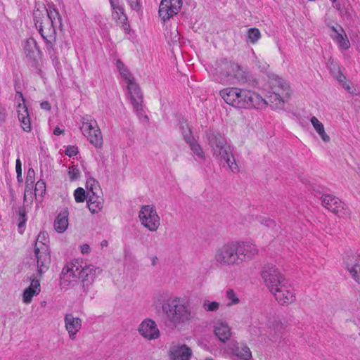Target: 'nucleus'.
<instances>
[{
    "instance_id": "obj_64",
    "label": "nucleus",
    "mask_w": 360,
    "mask_h": 360,
    "mask_svg": "<svg viewBox=\"0 0 360 360\" xmlns=\"http://www.w3.org/2000/svg\"><path fill=\"white\" fill-rule=\"evenodd\" d=\"M106 244H107V241H106V240H103V241L102 242V245H106Z\"/></svg>"
},
{
    "instance_id": "obj_43",
    "label": "nucleus",
    "mask_w": 360,
    "mask_h": 360,
    "mask_svg": "<svg viewBox=\"0 0 360 360\" xmlns=\"http://www.w3.org/2000/svg\"><path fill=\"white\" fill-rule=\"evenodd\" d=\"M226 165L229 167L230 169L233 174H237L239 172V167L236 162L234 157L232 155H228L226 154Z\"/></svg>"
},
{
    "instance_id": "obj_33",
    "label": "nucleus",
    "mask_w": 360,
    "mask_h": 360,
    "mask_svg": "<svg viewBox=\"0 0 360 360\" xmlns=\"http://www.w3.org/2000/svg\"><path fill=\"white\" fill-rule=\"evenodd\" d=\"M340 30L342 33H338V35L332 36V37L341 49L347 50L350 47V42L342 27H340Z\"/></svg>"
},
{
    "instance_id": "obj_51",
    "label": "nucleus",
    "mask_w": 360,
    "mask_h": 360,
    "mask_svg": "<svg viewBox=\"0 0 360 360\" xmlns=\"http://www.w3.org/2000/svg\"><path fill=\"white\" fill-rule=\"evenodd\" d=\"M328 65L332 74L333 75V77H335V75H337V72L340 71L338 66L333 61H331L330 63H328Z\"/></svg>"
},
{
    "instance_id": "obj_58",
    "label": "nucleus",
    "mask_w": 360,
    "mask_h": 360,
    "mask_svg": "<svg viewBox=\"0 0 360 360\" xmlns=\"http://www.w3.org/2000/svg\"><path fill=\"white\" fill-rule=\"evenodd\" d=\"M219 94L223 99H225V91L224 89L219 90Z\"/></svg>"
},
{
    "instance_id": "obj_27",
    "label": "nucleus",
    "mask_w": 360,
    "mask_h": 360,
    "mask_svg": "<svg viewBox=\"0 0 360 360\" xmlns=\"http://www.w3.org/2000/svg\"><path fill=\"white\" fill-rule=\"evenodd\" d=\"M210 73L212 80L219 84H224L225 81L224 68L222 63H216L210 68Z\"/></svg>"
},
{
    "instance_id": "obj_47",
    "label": "nucleus",
    "mask_w": 360,
    "mask_h": 360,
    "mask_svg": "<svg viewBox=\"0 0 360 360\" xmlns=\"http://www.w3.org/2000/svg\"><path fill=\"white\" fill-rule=\"evenodd\" d=\"M127 4L132 11L139 13L141 11V0H126Z\"/></svg>"
},
{
    "instance_id": "obj_4",
    "label": "nucleus",
    "mask_w": 360,
    "mask_h": 360,
    "mask_svg": "<svg viewBox=\"0 0 360 360\" xmlns=\"http://www.w3.org/2000/svg\"><path fill=\"white\" fill-rule=\"evenodd\" d=\"M162 309L170 325L174 327L191 319L188 303L178 296H171L162 304Z\"/></svg>"
},
{
    "instance_id": "obj_17",
    "label": "nucleus",
    "mask_w": 360,
    "mask_h": 360,
    "mask_svg": "<svg viewBox=\"0 0 360 360\" xmlns=\"http://www.w3.org/2000/svg\"><path fill=\"white\" fill-rule=\"evenodd\" d=\"M34 256L38 272L39 274L46 272L49 269L51 263L49 247L34 248Z\"/></svg>"
},
{
    "instance_id": "obj_11",
    "label": "nucleus",
    "mask_w": 360,
    "mask_h": 360,
    "mask_svg": "<svg viewBox=\"0 0 360 360\" xmlns=\"http://www.w3.org/2000/svg\"><path fill=\"white\" fill-rule=\"evenodd\" d=\"M264 325L266 333L272 341L276 342L281 338L284 331V326L278 316L274 313H269L266 316Z\"/></svg>"
},
{
    "instance_id": "obj_24",
    "label": "nucleus",
    "mask_w": 360,
    "mask_h": 360,
    "mask_svg": "<svg viewBox=\"0 0 360 360\" xmlns=\"http://www.w3.org/2000/svg\"><path fill=\"white\" fill-rule=\"evenodd\" d=\"M193 355L191 349L186 345H178L171 347L169 356L172 360H190Z\"/></svg>"
},
{
    "instance_id": "obj_54",
    "label": "nucleus",
    "mask_w": 360,
    "mask_h": 360,
    "mask_svg": "<svg viewBox=\"0 0 360 360\" xmlns=\"http://www.w3.org/2000/svg\"><path fill=\"white\" fill-rule=\"evenodd\" d=\"M105 19L104 18H103V16L98 15H95V22L98 24V25H101L102 23L105 24Z\"/></svg>"
},
{
    "instance_id": "obj_8",
    "label": "nucleus",
    "mask_w": 360,
    "mask_h": 360,
    "mask_svg": "<svg viewBox=\"0 0 360 360\" xmlns=\"http://www.w3.org/2000/svg\"><path fill=\"white\" fill-rule=\"evenodd\" d=\"M276 85L272 88L273 91L269 94L267 99L265 100L267 105H269L274 110L283 108L286 99L290 96L289 86L281 79L275 80Z\"/></svg>"
},
{
    "instance_id": "obj_6",
    "label": "nucleus",
    "mask_w": 360,
    "mask_h": 360,
    "mask_svg": "<svg viewBox=\"0 0 360 360\" xmlns=\"http://www.w3.org/2000/svg\"><path fill=\"white\" fill-rule=\"evenodd\" d=\"M81 122L80 129L83 135L96 148H101L103 146V140L96 120L86 115L82 117Z\"/></svg>"
},
{
    "instance_id": "obj_45",
    "label": "nucleus",
    "mask_w": 360,
    "mask_h": 360,
    "mask_svg": "<svg viewBox=\"0 0 360 360\" xmlns=\"http://www.w3.org/2000/svg\"><path fill=\"white\" fill-rule=\"evenodd\" d=\"M68 176L71 181H75L79 177V170L76 165H73L70 167L68 169Z\"/></svg>"
},
{
    "instance_id": "obj_29",
    "label": "nucleus",
    "mask_w": 360,
    "mask_h": 360,
    "mask_svg": "<svg viewBox=\"0 0 360 360\" xmlns=\"http://www.w3.org/2000/svg\"><path fill=\"white\" fill-rule=\"evenodd\" d=\"M68 226V214L66 211L60 212L54 221V228L58 233H63Z\"/></svg>"
},
{
    "instance_id": "obj_14",
    "label": "nucleus",
    "mask_w": 360,
    "mask_h": 360,
    "mask_svg": "<svg viewBox=\"0 0 360 360\" xmlns=\"http://www.w3.org/2000/svg\"><path fill=\"white\" fill-rule=\"evenodd\" d=\"M182 4V0H162L159 6V17L163 22L169 20L178 14Z\"/></svg>"
},
{
    "instance_id": "obj_25",
    "label": "nucleus",
    "mask_w": 360,
    "mask_h": 360,
    "mask_svg": "<svg viewBox=\"0 0 360 360\" xmlns=\"http://www.w3.org/2000/svg\"><path fill=\"white\" fill-rule=\"evenodd\" d=\"M103 198L98 193L89 194L87 197V206L92 214L100 212L103 207Z\"/></svg>"
},
{
    "instance_id": "obj_50",
    "label": "nucleus",
    "mask_w": 360,
    "mask_h": 360,
    "mask_svg": "<svg viewBox=\"0 0 360 360\" xmlns=\"http://www.w3.org/2000/svg\"><path fill=\"white\" fill-rule=\"evenodd\" d=\"M15 170L17 173V179L18 181H22V168H21V162L19 159L16 160L15 165Z\"/></svg>"
},
{
    "instance_id": "obj_39",
    "label": "nucleus",
    "mask_w": 360,
    "mask_h": 360,
    "mask_svg": "<svg viewBox=\"0 0 360 360\" xmlns=\"http://www.w3.org/2000/svg\"><path fill=\"white\" fill-rule=\"evenodd\" d=\"M49 239L46 232H40L36 240L34 248L42 246H49Z\"/></svg>"
},
{
    "instance_id": "obj_23",
    "label": "nucleus",
    "mask_w": 360,
    "mask_h": 360,
    "mask_svg": "<svg viewBox=\"0 0 360 360\" xmlns=\"http://www.w3.org/2000/svg\"><path fill=\"white\" fill-rule=\"evenodd\" d=\"M65 328L71 340L76 339L78 332L81 330L82 320L75 317L72 314H66L64 317Z\"/></svg>"
},
{
    "instance_id": "obj_5",
    "label": "nucleus",
    "mask_w": 360,
    "mask_h": 360,
    "mask_svg": "<svg viewBox=\"0 0 360 360\" xmlns=\"http://www.w3.org/2000/svg\"><path fill=\"white\" fill-rule=\"evenodd\" d=\"M116 66L127 84L129 98L134 112L141 121L148 122V117L143 108V96L139 85L134 82V77L120 60H117Z\"/></svg>"
},
{
    "instance_id": "obj_48",
    "label": "nucleus",
    "mask_w": 360,
    "mask_h": 360,
    "mask_svg": "<svg viewBox=\"0 0 360 360\" xmlns=\"http://www.w3.org/2000/svg\"><path fill=\"white\" fill-rule=\"evenodd\" d=\"M78 153V148L75 146H68L65 150V154L70 158L75 156Z\"/></svg>"
},
{
    "instance_id": "obj_40",
    "label": "nucleus",
    "mask_w": 360,
    "mask_h": 360,
    "mask_svg": "<svg viewBox=\"0 0 360 360\" xmlns=\"http://www.w3.org/2000/svg\"><path fill=\"white\" fill-rule=\"evenodd\" d=\"M261 37L260 31L257 28H250L248 30V38L252 44H255Z\"/></svg>"
},
{
    "instance_id": "obj_32",
    "label": "nucleus",
    "mask_w": 360,
    "mask_h": 360,
    "mask_svg": "<svg viewBox=\"0 0 360 360\" xmlns=\"http://www.w3.org/2000/svg\"><path fill=\"white\" fill-rule=\"evenodd\" d=\"M213 331L216 337L222 342H225V323L219 319L214 321Z\"/></svg>"
},
{
    "instance_id": "obj_52",
    "label": "nucleus",
    "mask_w": 360,
    "mask_h": 360,
    "mask_svg": "<svg viewBox=\"0 0 360 360\" xmlns=\"http://www.w3.org/2000/svg\"><path fill=\"white\" fill-rule=\"evenodd\" d=\"M6 118V112L4 107L0 105V124L5 122Z\"/></svg>"
},
{
    "instance_id": "obj_34",
    "label": "nucleus",
    "mask_w": 360,
    "mask_h": 360,
    "mask_svg": "<svg viewBox=\"0 0 360 360\" xmlns=\"http://www.w3.org/2000/svg\"><path fill=\"white\" fill-rule=\"evenodd\" d=\"M16 218L18 221V232L20 234H22L24 233V228L27 221L26 210L25 207H20L18 208Z\"/></svg>"
},
{
    "instance_id": "obj_60",
    "label": "nucleus",
    "mask_w": 360,
    "mask_h": 360,
    "mask_svg": "<svg viewBox=\"0 0 360 360\" xmlns=\"http://www.w3.org/2000/svg\"><path fill=\"white\" fill-rule=\"evenodd\" d=\"M231 336V332L230 330V329H228L226 330V340Z\"/></svg>"
},
{
    "instance_id": "obj_38",
    "label": "nucleus",
    "mask_w": 360,
    "mask_h": 360,
    "mask_svg": "<svg viewBox=\"0 0 360 360\" xmlns=\"http://www.w3.org/2000/svg\"><path fill=\"white\" fill-rule=\"evenodd\" d=\"M86 186L88 190V195H89V194L97 193V191L99 190L98 182L94 178H89L87 179Z\"/></svg>"
},
{
    "instance_id": "obj_59",
    "label": "nucleus",
    "mask_w": 360,
    "mask_h": 360,
    "mask_svg": "<svg viewBox=\"0 0 360 360\" xmlns=\"http://www.w3.org/2000/svg\"><path fill=\"white\" fill-rule=\"evenodd\" d=\"M332 30L335 33V35H338V33H342L341 31L340 30V29L338 30L335 27H332Z\"/></svg>"
},
{
    "instance_id": "obj_28",
    "label": "nucleus",
    "mask_w": 360,
    "mask_h": 360,
    "mask_svg": "<svg viewBox=\"0 0 360 360\" xmlns=\"http://www.w3.org/2000/svg\"><path fill=\"white\" fill-rule=\"evenodd\" d=\"M24 50L27 57L31 60H34L39 53L37 44L33 38H30L26 41Z\"/></svg>"
},
{
    "instance_id": "obj_22",
    "label": "nucleus",
    "mask_w": 360,
    "mask_h": 360,
    "mask_svg": "<svg viewBox=\"0 0 360 360\" xmlns=\"http://www.w3.org/2000/svg\"><path fill=\"white\" fill-rule=\"evenodd\" d=\"M347 270L352 279L360 285V255L351 254L345 259Z\"/></svg>"
},
{
    "instance_id": "obj_49",
    "label": "nucleus",
    "mask_w": 360,
    "mask_h": 360,
    "mask_svg": "<svg viewBox=\"0 0 360 360\" xmlns=\"http://www.w3.org/2000/svg\"><path fill=\"white\" fill-rule=\"evenodd\" d=\"M215 258L217 262L224 263L225 262V251L223 248L219 249L217 251Z\"/></svg>"
},
{
    "instance_id": "obj_15",
    "label": "nucleus",
    "mask_w": 360,
    "mask_h": 360,
    "mask_svg": "<svg viewBox=\"0 0 360 360\" xmlns=\"http://www.w3.org/2000/svg\"><path fill=\"white\" fill-rule=\"evenodd\" d=\"M111 11L112 18L119 25L124 31L125 33H129L130 31V25L128 22V18L124 13V8L120 4L119 0H109Z\"/></svg>"
},
{
    "instance_id": "obj_16",
    "label": "nucleus",
    "mask_w": 360,
    "mask_h": 360,
    "mask_svg": "<svg viewBox=\"0 0 360 360\" xmlns=\"http://www.w3.org/2000/svg\"><path fill=\"white\" fill-rule=\"evenodd\" d=\"M138 331L148 340H155L160 336V332L155 321L151 319H145L142 321L139 326Z\"/></svg>"
},
{
    "instance_id": "obj_57",
    "label": "nucleus",
    "mask_w": 360,
    "mask_h": 360,
    "mask_svg": "<svg viewBox=\"0 0 360 360\" xmlns=\"http://www.w3.org/2000/svg\"><path fill=\"white\" fill-rule=\"evenodd\" d=\"M63 130L60 129L59 127H56L53 130V134L56 136H59L63 134Z\"/></svg>"
},
{
    "instance_id": "obj_30",
    "label": "nucleus",
    "mask_w": 360,
    "mask_h": 360,
    "mask_svg": "<svg viewBox=\"0 0 360 360\" xmlns=\"http://www.w3.org/2000/svg\"><path fill=\"white\" fill-rule=\"evenodd\" d=\"M240 252L243 253V261L250 259L257 255L258 250L255 245L249 243H240Z\"/></svg>"
},
{
    "instance_id": "obj_46",
    "label": "nucleus",
    "mask_w": 360,
    "mask_h": 360,
    "mask_svg": "<svg viewBox=\"0 0 360 360\" xmlns=\"http://www.w3.org/2000/svg\"><path fill=\"white\" fill-rule=\"evenodd\" d=\"M333 7L335 8L338 11H339L340 14L343 16L346 17L347 19L351 18V13L349 11V8L348 7L342 8L340 4L339 3H333Z\"/></svg>"
},
{
    "instance_id": "obj_37",
    "label": "nucleus",
    "mask_w": 360,
    "mask_h": 360,
    "mask_svg": "<svg viewBox=\"0 0 360 360\" xmlns=\"http://www.w3.org/2000/svg\"><path fill=\"white\" fill-rule=\"evenodd\" d=\"M239 302L240 299L236 293L232 289H229L226 291V307L235 305Z\"/></svg>"
},
{
    "instance_id": "obj_36",
    "label": "nucleus",
    "mask_w": 360,
    "mask_h": 360,
    "mask_svg": "<svg viewBox=\"0 0 360 360\" xmlns=\"http://www.w3.org/2000/svg\"><path fill=\"white\" fill-rule=\"evenodd\" d=\"M335 78L342 85V88H344L347 91L349 92L350 94H354L352 86L347 82L346 77L340 71L337 72Z\"/></svg>"
},
{
    "instance_id": "obj_12",
    "label": "nucleus",
    "mask_w": 360,
    "mask_h": 360,
    "mask_svg": "<svg viewBox=\"0 0 360 360\" xmlns=\"http://www.w3.org/2000/svg\"><path fill=\"white\" fill-rule=\"evenodd\" d=\"M226 349L233 360H251L252 358L250 349L243 342L231 340L226 343Z\"/></svg>"
},
{
    "instance_id": "obj_10",
    "label": "nucleus",
    "mask_w": 360,
    "mask_h": 360,
    "mask_svg": "<svg viewBox=\"0 0 360 360\" xmlns=\"http://www.w3.org/2000/svg\"><path fill=\"white\" fill-rule=\"evenodd\" d=\"M322 205L338 217L345 218L350 216V210L338 198L330 194H324L321 198Z\"/></svg>"
},
{
    "instance_id": "obj_3",
    "label": "nucleus",
    "mask_w": 360,
    "mask_h": 360,
    "mask_svg": "<svg viewBox=\"0 0 360 360\" xmlns=\"http://www.w3.org/2000/svg\"><path fill=\"white\" fill-rule=\"evenodd\" d=\"M226 104L236 108L263 109L267 103L259 94L246 89L226 88Z\"/></svg>"
},
{
    "instance_id": "obj_26",
    "label": "nucleus",
    "mask_w": 360,
    "mask_h": 360,
    "mask_svg": "<svg viewBox=\"0 0 360 360\" xmlns=\"http://www.w3.org/2000/svg\"><path fill=\"white\" fill-rule=\"evenodd\" d=\"M41 291L39 281L34 279L30 285L26 288L22 294V302L25 304H30L34 296L37 295Z\"/></svg>"
},
{
    "instance_id": "obj_20",
    "label": "nucleus",
    "mask_w": 360,
    "mask_h": 360,
    "mask_svg": "<svg viewBox=\"0 0 360 360\" xmlns=\"http://www.w3.org/2000/svg\"><path fill=\"white\" fill-rule=\"evenodd\" d=\"M227 76L236 79L238 82L243 83L250 81L252 78L248 70L234 62H229L226 67Z\"/></svg>"
},
{
    "instance_id": "obj_53",
    "label": "nucleus",
    "mask_w": 360,
    "mask_h": 360,
    "mask_svg": "<svg viewBox=\"0 0 360 360\" xmlns=\"http://www.w3.org/2000/svg\"><path fill=\"white\" fill-rule=\"evenodd\" d=\"M90 250V247L88 244H83L80 246V250L82 254H88Z\"/></svg>"
},
{
    "instance_id": "obj_13",
    "label": "nucleus",
    "mask_w": 360,
    "mask_h": 360,
    "mask_svg": "<svg viewBox=\"0 0 360 360\" xmlns=\"http://www.w3.org/2000/svg\"><path fill=\"white\" fill-rule=\"evenodd\" d=\"M270 292L281 305L287 306L295 300V290L288 281Z\"/></svg>"
},
{
    "instance_id": "obj_9",
    "label": "nucleus",
    "mask_w": 360,
    "mask_h": 360,
    "mask_svg": "<svg viewBox=\"0 0 360 360\" xmlns=\"http://www.w3.org/2000/svg\"><path fill=\"white\" fill-rule=\"evenodd\" d=\"M261 276L269 292L279 287L287 281L279 269L271 264L264 265L261 271Z\"/></svg>"
},
{
    "instance_id": "obj_41",
    "label": "nucleus",
    "mask_w": 360,
    "mask_h": 360,
    "mask_svg": "<svg viewBox=\"0 0 360 360\" xmlns=\"http://www.w3.org/2000/svg\"><path fill=\"white\" fill-rule=\"evenodd\" d=\"M74 197L77 202H83L86 199L87 200L88 193L86 195L84 189L79 187L75 191Z\"/></svg>"
},
{
    "instance_id": "obj_63",
    "label": "nucleus",
    "mask_w": 360,
    "mask_h": 360,
    "mask_svg": "<svg viewBox=\"0 0 360 360\" xmlns=\"http://www.w3.org/2000/svg\"><path fill=\"white\" fill-rule=\"evenodd\" d=\"M40 185H44V183L37 182L36 186H37Z\"/></svg>"
},
{
    "instance_id": "obj_19",
    "label": "nucleus",
    "mask_w": 360,
    "mask_h": 360,
    "mask_svg": "<svg viewBox=\"0 0 360 360\" xmlns=\"http://www.w3.org/2000/svg\"><path fill=\"white\" fill-rule=\"evenodd\" d=\"M207 138L212 149L213 155L217 158L225 159L224 138L217 131H210Z\"/></svg>"
},
{
    "instance_id": "obj_18",
    "label": "nucleus",
    "mask_w": 360,
    "mask_h": 360,
    "mask_svg": "<svg viewBox=\"0 0 360 360\" xmlns=\"http://www.w3.org/2000/svg\"><path fill=\"white\" fill-rule=\"evenodd\" d=\"M17 95L22 101L18 104L16 108L18 120L20 122V126L23 131L30 132L32 130V126L28 109L25 103V98L21 92L17 91Z\"/></svg>"
},
{
    "instance_id": "obj_2",
    "label": "nucleus",
    "mask_w": 360,
    "mask_h": 360,
    "mask_svg": "<svg viewBox=\"0 0 360 360\" xmlns=\"http://www.w3.org/2000/svg\"><path fill=\"white\" fill-rule=\"evenodd\" d=\"M33 15L35 26L41 36L47 44H51L55 40L56 27L61 25L59 13L55 8H43V10H35Z\"/></svg>"
},
{
    "instance_id": "obj_35",
    "label": "nucleus",
    "mask_w": 360,
    "mask_h": 360,
    "mask_svg": "<svg viewBox=\"0 0 360 360\" xmlns=\"http://www.w3.org/2000/svg\"><path fill=\"white\" fill-rule=\"evenodd\" d=\"M187 139L189 138L187 137ZM187 143L189 145L194 155L200 160H203L205 158V154L201 146L195 141V139L191 141L188 139V142Z\"/></svg>"
},
{
    "instance_id": "obj_55",
    "label": "nucleus",
    "mask_w": 360,
    "mask_h": 360,
    "mask_svg": "<svg viewBox=\"0 0 360 360\" xmlns=\"http://www.w3.org/2000/svg\"><path fill=\"white\" fill-rule=\"evenodd\" d=\"M40 106L42 109L49 110L51 109V105L48 101H44L40 103Z\"/></svg>"
},
{
    "instance_id": "obj_1",
    "label": "nucleus",
    "mask_w": 360,
    "mask_h": 360,
    "mask_svg": "<svg viewBox=\"0 0 360 360\" xmlns=\"http://www.w3.org/2000/svg\"><path fill=\"white\" fill-rule=\"evenodd\" d=\"M101 271L100 268L92 264L82 266L78 261L69 262L62 270L60 285L63 288H68L74 286L79 280L82 289L81 295H86Z\"/></svg>"
},
{
    "instance_id": "obj_61",
    "label": "nucleus",
    "mask_w": 360,
    "mask_h": 360,
    "mask_svg": "<svg viewBox=\"0 0 360 360\" xmlns=\"http://www.w3.org/2000/svg\"><path fill=\"white\" fill-rule=\"evenodd\" d=\"M155 302H160V296H155Z\"/></svg>"
},
{
    "instance_id": "obj_31",
    "label": "nucleus",
    "mask_w": 360,
    "mask_h": 360,
    "mask_svg": "<svg viewBox=\"0 0 360 360\" xmlns=\"http://www.w3.org/2000/svg\"><path fill=\"white\" fill-rule=\"evenodd\" d=\"M310 121L313 127L320 136L322 141L325 143H328L330 141V138L325 131L323 124L314 116L311 118Z\"/></svg>"
},
{
    "instance_id": "obj_21",
    "label": "nucleus",
    "mask_w": 360,
    "mask_h": 360,
    "mask_svg": "<svg viewBox=\"0 0 360 360\" xmlns=\"http://www.w3.org/2000/svg\"><path fill=\"white\" fill-rule=\"evenodd\" d=\"M240 242L231 241L226 244V264L238 265L243 262Z\"/></svg>"
},
{
    "instance_id": "obj_44",
    "label": "nucleus",
    "mask_w": 360,
    "mask_h": 360,
    "mask_svg": "<svg viewBox=\"0 0 360 360\" xmlns=\"http://www.w3.org/2000/svg\"><path fill=\"white\" fill-rule=\"evenodd\" d=\"M202 307L207 311H214L219 309V304L217 302H210L209 300H205L203 302Z\"/></svg>"
},
{
    "instance_id": "obj_42",
    "label": "nucleus",
    "mask_w": 360,
    "mask_h": 360,
    "mask_svg": "<svg viewBox=\"0 0 360 360\" xmlns=\"http://www.w3.org/2000/svg\"><path fill=\"white\" fill-rule=\"evenodd\" d=\"M179 128L186 143L188 142V139H187V137H188L191 141L194 139L191 134V131L186 122L181 123Z\"/></svg>"
},
{
    "instance_id": "obj_7",
    "label": "nucleus",
    "mask_w": 360,
    "mask_h": 360,
    "mask_svg": "<svg viewBox=\"0 0 360 360\" xmlns=\"http://www.w3.org/2000/svg\"><path fill=\"white\" fill-rule=\"evenodd\" d=\"M141 226L150 232H156L160 225V217L153 205H142L138 214Z\"/></svg>"
},
{
    "instance_id": "obj_56",
    "label": "nucleus",
    "mask_w": 360,
    "mask_h": 360,
    "mask_svg": "<svg viewBox=\"0 0 360 360\" xmlns=\"http://www.w3.org/2000/svg\"><path fill=\"white\" fill-rule=\"evenodd\" d=\"M150 261H151V265L155 266H156V264H158V257L156 256H153L151 258H150Z\"/></svg>"
},
{
    "instance_id": "obj_62",
    "label": "nucleus",
    "mask_w": 360,
    "mask_h": 360,
    "mask_svg": "<svg viewBox=\"0 0 360 360\" xmlns=\"http://www.w3.org/2000/svg\"><path fill=\"white\" fill-rule=\"evenodd\" d=\"M266 222H267V224H266L267 226H270L274 224V221L271 220H267Z\"/></svg>"
}]
</instances>
